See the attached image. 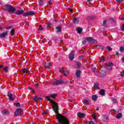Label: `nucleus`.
Listing matches in <instances>:
<instances>
[{
  "instance_id": "f257e3e1",
  "label": "nucleus",
  "mask_w": 124,
  "mask_h": 124,
  "mask_svg": "<svg viewBox=\"0 0 124 124\" xmlns=\"http://www.w3.org/2000/svg\"><path fill=\"white\" fill-rule=\"evenodd\" d=\"M57 119L58 121V123L59 124H70L69 122V120L66 117L62 115V114H58L57 115Z\"/></svg>"
},
{
  "instance_id": "f03ea898",
  "label": "nucleus",
  "mask_w": 124,
  "mask_h": 124,
  "mask_svg": "<svg viewBox=\"0 0 124 124\" xmlns=\"http://www.w3.org/2000/svg\"><path fill=\"white\" fill-rule=\"evenodd\" d=\"M15 13L16 14V15H21V14H22V16H24V17H28V16H33V15H35V12L31 11L28 12V13H24V11L23 10H17L16 11H15Z\"/></svg>"
},
{
  "instance_id": "7ed1b4c3",
  "label": "nucleus",
  "mask_w": 124,
  "mask_h": 124,
  "mask_svg": "<svg viewBox=\"0 0 124 124\" xmlns=\"http://www.w3.org/2000/svg\"><path fill=\"white\" fill-rule=\"evenodd\" d=\"M2 8L4 11H7L9 13H14L16 11V9L11 5L6 4L3 6Z\"/></svg>"
},
{
  "instance_id": "20e7f679",
  "label": "nucleus",
  "mask_w": 124,
  "mask_h": 124,
  "mask_svg": "<svg viewBox=\"0 0 124 124\" xmlns=\"http://www.w3.org/2000/svg\"><path fill=\"white\" fill-rule=\"evenodd\" d=\"M51 103H52V109H53V111H54L56 114H57L56 115L57 118V116H58V115H61V114L59 113V104H58V103H56V102L54 101H52Z\"/></svg>"
},
{
  "instance_id": "39448f33",
  "label": "nucleus",
  "mask_w": 124,
  "mask_h": 124,
  "mask_svg": "<svg viewBox=\"0 0 124 124\" xmlns=\"http://www.w3.org/2000/svg\"><path fill=\"white\" fill-rule=\"evenodd\" d=\"M60 72L62 73L64 76H66L69 75V72L66 69V68L63 67L60 69Z\"/></svg>"
},
{
  "instance_id": "423d86ee",
  "label": "nucleus",
  "mask_w": 124,
  "mask_h": 124,
  "mask_svg": "<svg viewBox=\"0 0 124 124\" xmlns=\"http://www.w3.org/2000/svg\"><path fill=\"white\" fill-rule=\"evenodd\" d=\"M62 84H64V82L62 80H57L55 79L52 81V85L54 86H57V85H62Z\"/></svg>"
},
{
  "instance_id": "0eeeda50",
  "label": "nucleus",
  "mask_w": 124,
  "mask_h": 124,
  "mask_svg": "<svg viewBox=\"0 0 124 124\" xmlns=\"http://www.w3.org/2000/svg\"><path fill=\"white\" fill-rule=\"evenodd\" d=\"M23 114V110L21 108H17L16 111L15 112V117H17V116H21Z\"/></svg>"
},
{
  "instance_id": "6e6552de",
  "label": "nucleus",
  "mask_w": 124,
  "mask_h": 124,
  "mask_svg": "<svg viewBox=\"0 0 124 124\" xmlns=\"http://www.w3.org/2000/svg\"><path fill=\"white\" fill-rule=\"evenodd\" d=\"M75 51L74 50H72L70 52L69 54V60H70V61H73V60H74V57H75Z\"/></svg>"
},
{
  "instance_id": "1a4fd4ad",
  "label": "nucleus",
  "mask_w": 124,
  "mask_h": 124,
  "mask_svg": "<svg viewBox=\"0 0 124 124\" xmlns=\"http://www.w3.org/2000/svg\"><path fill=\"white\" fill-rule=\"evenodd\" d=\"M99 74L101 77H105L106 76V70L101 68L99 70Z\"/></svg>"
},
{
  "instance_id": "9d476101",
  "label": "nucleus",
  "mask_w": 124,
  "mask_h": 124,
  "mask_svg": "<svg viewBox=\"0 0 124 124\" xmlns=\"http://www.w3.org/2000/svg\"><path fill=\"white\" fill-rule=\"evenodd\" d=\"M21 74H25L26 73V74H28L30 73V71L27 68H23L21 69V71H20Z\"/></svg>"
},
{
  "instance_id": "9b49d317",
  "label": "nucleus",
  "mask_w": 124,
  "mask_h": 124,
  "mask_svg": "<svg viewBox=\"0 0 124 124\" xmlns=\"http://www.w3.org/2000/svg\"><path fill=\"white\" fill-rule=\"evenodd\" d=\"M85 40H86V41H88V42H90V43H96V41L93 39V38L92 37H87L85 38Z\"/></svg>"
},
{
  "instance_id": "f8f14e48",
  "label": "nucleus",
  "mask_w": 124,
  "mask_h": 124,
  "mask_svg": "<svg viewBox=\"0 0 124 124\" xmlns=\"http://www.w3.org/2000/svg\"><path fill=\"white\" fill-rule=\"evenodd\" d=\"M45 67L46 68V69H50V68L52 67V63H51L49 61H47L45 65Z\"/></svg>"
},
{
  "instance_id": "ddd939ff",
  "label": "nucleus",
  "mask_w": 124,
  "mask_h": 124,
  "mask_svg": "<svg viewBox=\"0 0 124 124\" xmlns=\"http://www.w3.org/2000/svg\"><path fill=\"white\" fill-rule=\"evenodd\" d=\"M95 19V16H89L86 17V20L87 21H93Z\"/></svg>"
},
{
  "instance_id": "4468645a",
  "label": "nucleus",
  "mask_w": 124,
  "mask_h": 124,
  "mask_svg": "<svg viewBox=\"0 0 124 124\" xmlns=\"http://www.w3.org/2000/svg\"><path fill=\"white\" fill-rule=\"evenodd\" d=\"M112 65H113V63L112 62H109L108 64H106L107 69L112 70Z\"/></svg>"
},
{
  "instance_id": "2eb2a0df",
  "label": "nucleus",
  "mask_w": 124,
  "mask_h": 124,
  "mask_svg": "<svg viewBox=\"0 0 124 124\" xmlns=\"http://www.w3.org/2000/svg\"><path fill=\"white\" fill-rule=\"evenodd\" d=\"M8 96L9 97V100L12 101L14 100V98H13V94L11 93L8 92Z\"/></svg>"
},
{
  "instance_id": "dca6fc26",
  "label": "nucleus",
  "mask_w": 124,
  "mask_h": 124,
  "mask_svg": "<svg viewBox=\"0 0 124 124\" xmlns=\"http://www.w3.org/2000/svg\"><path fill=\"white\" fill-rule=\"evenodd\" d=\"M8 34V31L3 32V33L0 34V38H4V37H5Z\"/></svg>"
},
{
  "instance_id": "f3484780",
  "label": "nucleus",
  "mask_w": 124,
  "mask_h": 124,
  "mask_svg": "<svg viewBox=\"0 0 124 124\" xmlns=\"http://www.w3.org/2000/svg\"><path fill=\"white\" fill-rule=\"evenodd\" d=\"M78 115V118H85V116H86V115L84 113H82L81 112H79L77 113Z\"/></svg>"
},
{
  "instance_id": "a211bd4d",
  "label": "nucleus",
  "mask_w": 124,
  "mask_h": 124,
  "mask_svg": "<svg viewBox=\"0 0 124 124\" xmlns=\"http://www.w3.org/2000/svg\"><path fill=\"white\" fill-rule=\"evenodd\" d=\"M81 70H77L76 72V75L77 78H80V76L81 75Z\"/></svg>"
},
{
  "instance_id": "6ab92c4d",
  "label": "nucleus",
  "mask_w": 124,
  "mask_h": 124,
  "mask_svg": "<svg viewBox=\"0 0 124 124\" xmlns=\"http://www.w3.org/2000/svg\"><path fill=\"white\" fill-rule=\"evenodd\" d=\"M94 90H98L100 89L99 88V84L98 82H96L94 83L93 85Z\"/></svg>"
},
{
  "instance_id": "aec40b11",
  "label": "nucleus",
  "mask_w": 124,
  "mask_h": 124,
  "mask_svg": "<svg viewBox=\"0 0 124 124\" xmlns=\"http://www.w3.org/2000/svg\"><path fill=\"white\" fill-rule=\"evenodd\" d=\"M56 32H62V26H57L56 27Z\"/></svg>"
},
{
  "instance_id": "412c9836",
  "label": "nucleus",
  "mask_w": 124,
  "mask_h": 124,
  "mask_svg": "<svg viewBox=\"0 0 124 124\" xmlns=\"http://www.w3.org/2000/svg\"><path fill=\"white\" fill-rule=\"evenodd\" d=\"M76 65L77 66L78 68H80V67H81V65H82V64L81 63V62L78 61H76Z\"/></svg>"
},
{
  "instance_id": "4be33fe9",
  "label": "nucleus",
  "mask_w": 124,
  "mask_h": 124,
  "mask_svg": "<svg viewBox=\"0 0 124 124\" xmlns=\"http://www.w3.org/2000/svg\"><path fill=\"white\" fill-rule=\"evenodd\" d=\"M97 98H98V96H97L96 95H93L92 96V99L93 100H94V101L97 100Z\"/></svg>"
},
{
  "instance_id": "5701e85b",
  "label": "nucleus",
  "mask_w": 124,
  "mask_h": 124,
  "mask_svg": "<svg viewBox=\"0 0 124 124\" xmlns=\"http://www.w3.org/2000/svg\"><path fill=\"white\" fill-rule=\"evenodd\" d=\"M99 94L101 95H104L105 94V91L104 90H103V89H101L100 91Z\"/></svg>"
},
{
  "instance_id": "b1692460",
  "label": "nucleus",
  "mask_w": 124,
  "mask_h": 124,
  "mask_svg": "<svg viewBox=\"0 0 124 124\" xmlns=\"http://www.w3.org/2000/svg\"><path fill=\"white\" fill-rule=\"evenodd\" d=\"M78 33H79V34L82 33V31H83V29L82 28H78L77 29Z\"/></svg>"
},
{
  "instance_id": "393cba45",
  "label": "nucleus",
  "mask_w": 124,
  "mask_h": 124,
  "mask_svg": "<svg viewBox=\"0 0 124 124\" xmlns=\"http://www.w3.org/2000/svg\"><path fill=\"white\" fill-rule=\"evenodd\" d=\"M123 116V115L121 113H119L116 116V118L117 119H121L122 117Z\"/></svg>"
},
{
  "instance_id": "a878e982",
  "label": "nucleus",
  "mask_w": 124,
  "mask_h": 124,
  "mask_svg": "<svg viewBox=\"0 0 124 124\" xmlns=\"http://www.w3.org/2000/svg\"><path fill=\"white\" fill-rule=\"evenodd\" d=\"M119 51L121 52V53L124 52V46L120 47Z\"/></svg>"
},
{
  "instance_id": "bb28decb",
  "label": "nucleus",
  "mask_w": 124,
  "mask_h": 124,
  "mask_svg": "<svg viewBox=\"0 0 124 124\" xmlns=\"http://www.w3.org/2000/svg\"><path fill=\"white\" fill-rule=\"evenodd\" d=\"M79 22V19H77V18H75L73 19L74 24H78Z\"/></svg>"
},
{
  "instance_id": "cd10ccee",
  "label": "nucleus",
  "mask_w": 124,
  "mask_h": 124,
  "mask_svg": "<svg viewBox=\"0 0 124 124\" xmlns=\"http://www.w3.org/2000/svg\"><path fill=\"white\" fill-rule=\"evenodd\" d=\"M103 26L104 27H107V19H105L103 22Z\"/></svg>"
},
{
  "instance_id": "c85d7f7f",
  "label": "nucleus",
  "mask_w": 124,
  "mask_h": 124,
  "mask_svg": "<svg viewBox=\"0 0 124 124\" xmlns=\"http://www.w3.org/2000/svg\"><path fill=\"white\" fill-rule=\"evenodd\" d=\"M44 4V2L42 0H39V5L40 6H42Z\"/></svg>"
},
{
  "instance_id": "c756f323",
  "label": "nucleus",
  "mask_w": 124,
  "mask_h": 124,
  "mask_svg": "<svg viewBox=\"0 0 124 124\" xmlns=\"http://www.w3.org/2000/svg\"><path fill=\"white\" fill-rule=\"evenodd\" d=\"M38 99H41V98L37 97V96H35L34 99H33L34 101H35V102H37V101H38Z\"/></svg>"
},
{
  "instance_id": "7c9ffc66",
  "label": "nucleus",
  "mask_w": 124,
  "mask_h": 124,
  "mask_svg": "<svg viewBox=\"0 0 124 124\" xmlns=\"http://www.w3.org/2000/svg\"><path fill=\"white\" fill-rule=\"evenodd\" d=\"M84 104H86L87 105H89V101L88 100L84 99L83 101Z\"/></svg>"
},
{
  "instance_id": "2f4dec72",
  "label": "nucleus",
  "mask_w": 124,
  "mask_h": 124,
  "mask_svg": "<svg viewBox=\"0 0 124 124\" xmlns=\"http://www.w3.org/2000/svg\"><path fill=\"white\" fill-rule=\"evenodd\" d=\"M10 33L11 34L12 36L14 35L15 33V29H12L11 31H10Z\"/></svg>"
},
{
  "instance_id": "473e14b6",
  "label": "nucleus",
  "mask_w": 124,
  "mask_h": 124,
  "mask_svg": "<svg viewBox=\"0 0 124 124\" xmlns=\"http://www.w3.org/2000/svg\"><path fill=\"white\" fill-rule=\"evenodd\" d=\"M3 71H4V72H5L6 73H7V72H8V67H5L3 68Z\"/></svg>"
},
{
  "instance_id": "72a5a7b5",
  "label": "nucleus",
  "mask_w": 124,
  "mask_h": 124,
  "mask_svg": "<svg viewBox=\"0 0 124 124\" xmlns=\"http://www.w3.org/2000/svg\"><path fill=\"white\" fill-rule=\"evenodd\" d=\"M108 20L111 22V23H115V22H116V20H115V19L113 18H108Z\"/></svg>"
},
{
  "instance_id": "f704fd0d",
  "label": "nucleus",
  "mask_w": 124,
  "mask_h": 124,
  "mask_svg": "<svg viewBox=\"0 0 124 124\" xmlns=\"http://www.w3.org/2000/svg\"><path fill=\"white\" fill-rule=\"evenodd\" d=\"M50 96L52 97V98H55L57 96V94H50Z\"/></svg>"
},
{
  "instance_id": "c9c22d12",
  "label": "nucleus",
  "mask_w": 124,
  "mask_h": 124,
  "mask_svg": "<svg viewBox=\"0 0 124 124\" xmlns=\"http://www.w3.org/2000/svg\"><path fill=\"white\" fill-rule=\"evenodd\" d=\"M46 99H47L48 101H50V102H51V103H52V101H54L52 99H51V98H50V97L49 96H46Z\"/></svg>"
},
{
  "instance_id": "e433bc0d",
  "label": "nucleus",
  "mask_w": 124,
  "mask_h": 124,
  "mask_svg": "<svg viewBox=\"0 0 124 124\" xmlns=\"http://www.w3.org/2000/svg\"><path fill=\"white\" fill-rule=\"evenodd\" d=\"M111 100L114 103H118V101L116 99H115V98H111Z\"/></svg>"
},
{
  "instance_id": "4c0bfd02",
  "label": "nucleus",
  "mask_w": 124,
  "mask_h": 124,
  "mask_svg": "<svg viewBox=\"0 0 124 124\" xmlns=\"http://www.w3.org/2000/svg\"><path fill=\"white\" fill-rule=\"evenodd\" d=\"M107 48L109 52H111L112 51V50H113V49H112V48L109 46H107Z\"/></svg>"
},
{
  "instance_id": "58836bf2",
  "label": "nucleus",
  "mask_w": 124,
  "mask_h": 124,
  "mask_svg": "<svg viewBox=\"0 0 124 124\" xmlns=\"http://www.w3.org/2000/svg\"><path fill=\"white\" fill-rule=\"evenodd\" d=\"M38 31H43V28H42V25H39Z\"/></svg>"
},
{
  "instance_id": "ea45409f",
  "label": "nucleus",
  "mask_w": 124,
  "mask_h": 124,
  "mask_svg": "<svg viewBox=\"0 0 124 124\" xmlns=\"http://www.w3.org/2000/svg\"><path fill=\"white\" fill-rule=\"evenodd\" d=\"M4 115H8L9 114V112L8 111V110H4Z\"/></svg>"
},
{
  "instance_id": "a19ab883",
  "label": "nucleus",
  "mask_w": 124,
  "mask_h": 124,
  "mask_svg": "<svg viewBox=\"0 0 124 124\" xmlns=\"http://www.w3.org/2000/svg\"><path fill=\"white\" fill-rule=\"evenodd\" d=\"M92 117L93 118V119H94V120H96V115H95V114H92Z\"/></svg>"
},
{
  "instance_id": "79ce46f5",
  "label": "nucleus",
  "mask_w": 124,
  "mask_h": 124,
  "mask_svg": "<svg viewBox=\"0 0 124 124\" xmlns=\"http://www.w3.org/2000/svg\"><path fill=\"white\" fill-rule=\"evenodd\" d=\"M47 27H48V28H51V27H52V23L48 22L47 23Z\"/></svg>"
},
{
  "instance_id": "37998d69",
  "label": "nucleus",
  "mask_w": 124,
  "mask_h": 124,
  "mask_svg": "<svg viewBox=\"0 0 124 124\" xmlns=\"http://www.w3.org/2000/svg\"><path fill=\"white\" fill-rule=\"evenodd\" d=\"M15 105L16 106V107H20V106H21V105H20V103H15Z\"/></svg>"
},
{
  "instance_id": "c03bdc74",
  "label": "nucleus",
  "mask_w": 124,
  "mask_h": 124,
  "mask_svg": "<svg viewBox=\"0 0 124 124\" xmlns=\"http://www.w3.org/2000/svg\"><path fill=\"white\" fill-rule=\"evenodd\" d=\"M99 60H100L101 62H103V61H104L105 59L104 58V57H101L100 58Z\"/></svg>"
},
{
  "instance_id": "a18cd8bd",
  "label": "nucleus",
  "mask_w": 124,
  "mask_h": 124,
  "mask_svg": "<svg viewBox=\"0 0 124 124\" xmlns=\"http://www.w3.org/2000/svg\"><path fill=\"white\" fill-rule=\"evenodd\" d=\"M120 76H121V77H124V71H123L122 72H121Z\"/></svg>"
},
{
  "instance_id": "49530a36",
  "label": "nucleus",
  "mask_w": 124,
  "mask_h": 124,
  "mask_svg": "<svg viewBox=\"0 0 124 124\" xmlns=\"http://www.w3.org/2000/svg\"><path fill=\"white\" fill-rule=\"evenodd\" d=\"M121 29L122 31H124V24H123V26L121 27Z\"/></svg>"
},
{
  "instance_id": "de8ad7c7",
  "label": "nucleus",
  "mask_w": 124,
  "mask_h": 124,
  "mask_svg": "<svg viewBox=\"0 0 124 124\" xmlns=\"http://www.w3.org/2000/svg\"><path fill=\"white\" fill-rule=\"evenodd\" d=\"M92 71H93V72H95V71H96V68L95 67H93L92 68Z\"/></svg>"
},
{
  "instance_id": "09e8293b",
  "label": "nucleus",
  "mask_w": 124,
  "mask_h": 124,
  "mask_svg": "<svg viewBox=\"0 0 124 124\" xmlns=\"http://www.w3.org/2000/svg\"><path fill=\"white\" fill-rule=\"evenodd\" d=\"M47 114H48L47 111L45 110L43 112V115H47Z\"/></svg>"
},
{
  "instance_id": "8fccbe9b",
  "label": "nucleus",
  "mask_w": 124,
  "mask_h": 124,
  "mask_svg": "<svg viewBox=\"0 0 124 124\" xmlns=\"http://www.w3.org/2000/svg\"><path fill=\"white\" fill-rule=\"evenodd\" d=\"M87 40H84V41H83L82 42V44L83 45H85V44H87Z\"/></svg>"
},
{
  "instance_id": "3c124183",
  "label": "nucleus",
  "mask_w": 124,
  "mask_h": 124,
  "mask_svg": "<svg viewBox=\"0 0 124 124\" xmlns=\"http://www.w3.org/2000/svg\"><path fill=\"white\" fill-rule=\"evenodd\" d=\"M68 10H69L70 11V12H71L72 13V12H73V9H71L70 8H69L68 9Z\"/></svg>"
},
{
  "instance_id": "603ef678",
  "label": "nucleus",
  "mask_w": 124,
  "mask_h": 124,
  "mask_svg": "<svg viewBox=\"0 0 124 124\" xmlns=\"http://www.w3.org/2000/svg\"><path fill=\"white\" fill-rule=\"evenodd\" d=\"M83 58H84V56L83 55H80L78 59H79V60H82V59H83Z\"/></svg>"
},
{
  "instance_id": "864d4df0",
  "label": "nucleus",
  "mask_w": 124,
  "mask_h": 124,
  "mask_svg": "<svg viewBox=\"0 0 124 124\" xmlns=\"http://www.w3.org/2000/svg\"><path fill=\"white\" fill-rule=\"evenodd\" d=\"M117 2H123L124 1V0H116Z\"/></svg>"
},
{
  "instance_id": "5fc2aeb1",
  "label": "nucleus",
  "mask_w": 124,
  "mask_h": 124,
  "mask_svg": "<svg viewBox=\"0 0 124 124\" xmlns=\"http://www.w3.org/2000/svg\"><path fill=\"white\" fill-rule=\"evenodd\" d=\"M30 90L31 91V92H32V93H35V91H34V90H33V88H30Z\"/></svg>"
},
{
  "instance_id": "6e6d98bb",
  "label": "nucleus",
  "mask_w": 124,
  "mask_h": 124,
  "mask_svg": "<svg viewBox=\"0 0 124 124\" xmlns=\"http://www.w3.org/2000/svg\"><path fill=\"white\" fill-rule=\"evenodd\" d=\"M89 124H94V122L93 121H90L89 122Z\"/></svg>"
},
{
  "instance_id": "4d7b16f0",
  "label": "nucleus",
  "mask_w": 124,
  "mask_h": 124,
  "mask_svg": "<svg viewBox=\"0 0 124 124\" xmlns=\"http://www.w3.org/2000/svg\"><path fill=\"white\" fill-rule=\"evenodd\" d=\"M51 0H50L49 1H48V3L49 4H50V5H52V4H53V3H52V2H51Z\"/></svg>"
},
{
  "instance_id": "13d9d810",
  "label": "nucleus",
  "mask_w": 124,
  "mask_h": 124,
  "mask_svg": "<svg viewBox=\"0 0 124 124\" xmlns=\"http://www.w3.org/2000/svg\"><path fill=\"white\" fill-rule=\"evenodd\" d=\"M1 68H3V65H0V69H1Z\"/></svg>"
},
{
  "instance_id": "bf43d9fd",
  "label": "nucleus",
  "mask_w": 124,
  "mask_h": 124,
  "mask_svg": "<svg viewBox=\"0 0 124 124\" xmlns=\"http://www.w3.org/2000/svg\"><path fill=\"white\" fill-rule=\"evenodd\" d=\"M43 43H45V42H46V39H44L43 40Z\"/></svg>"
},
{
  "instance_id": "052dcab7",
  "label": "nucleus",
  "mask_w": 124,
  "mask_h": 124,
  "mask_svg": "<svg viewBox=\"0 0 124 124\" xmlns=\"http://www.w3.org/2000/svg\"><path fill=\"white\" fill-rule=\"evenodd\" d=\"M96 111H98V110H99V108H98V107H97V108H96Z\"/></svg>"
},
{
  "instance_id": "680f3d73",
  "label": "nucleus",
  "mask_w": 124,
  "mask_h": 124,
  "mask_svg": "<svg viewBox=\"0 0 124 124\" xmlns=\"http://www.w3.org/2000/svg\"><path fill=\"white\" fill-rule=\"evenodd\" d=\"M11 28H12V27H7V29L8 30L9 29H11Z\"/></svg>"
},
{
  "instance_id": "e2e57ef3",
  "label": "nucleus",
  "mask_w": 124,
  "mask_h": 124,
  "mask_svg": "<svg viewBox=\"0 0 124 124\" xmlns=\"http://www.w3.org/2000/svg\"><path fill=\"white\" fill-rule=\"evenodd\" d=\"M116 56L119 55V53H118V52H116Z\"/></svg>"
},
{
  "instance_id": "0e129e2a",
  "label": "nucleus",
  "mask_w": 124,
  "mask_h": 124,
  "mask_svg": "<svg viewBox=\"0 0 124 124\" xmlns=\"http://www.w3.org/2000/svg\"><path fill=\"white\" fill-rule=\"evenodd\" d=\"M101 49H102V50H103V49H104V46H101Z\"/></svg>"
},
{
  "instance_id": "69168bd1",
  "label": "nucleus",
  "mask_w": 124,
  "mask_h": 124,
  "mask_svg": "<svg viewBox=\"0 0 124 124\" xmlns=\"http://www.w3.org/2000/svg\"><path fill=\"white\" fill-rule=\"evenodd\" d=\"M36 87H38V83H36Z\"/></svg>"
},
{
  "instance_id": "338daca9",
  "label": "nucleus",
  "mask_w": 124,
  "mask_h": 124,
  "mask_svg": "<svg viewBox=\"0 0 124 124\" xmlns=\"http://www.w3.org/2000/svg\"><path fill=\"white\" fill-rule=\"evenodd\" d=\"M92 0H88L87 2H89V1H91Z\"/></svg>"
},
{
  "instance_id": "774afa93",
  "label": "nucleus",
  "mask_w": 124,
  "mask_h": 124,
  "mask_svg": "<svg viewBox=\"0 0 124 124\" xmlns=\"http://www.w3.org/2000/svg\"><path fill=\"white\" fill-rule=\"evenodd\" d=\"M113 112H114V113H116V110L114 109Z\"/></svg>"
}]
</instances>
